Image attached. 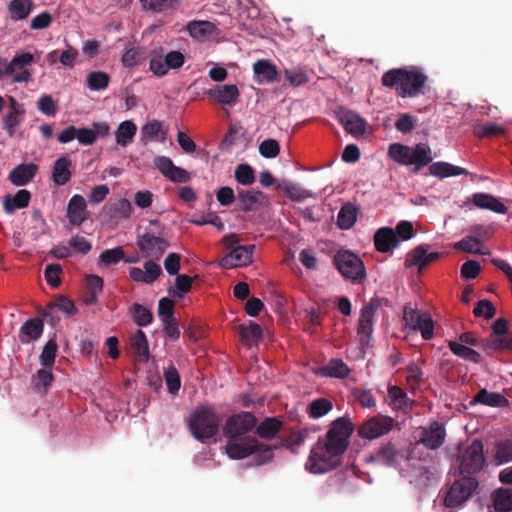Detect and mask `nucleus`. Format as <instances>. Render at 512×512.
Listing matches in <instances>:
<instances>
[{"instance_id": "nucleus-56", "label": "nucleus", "mask_w": 512, "mask_h": 512, "mask_svg": "<svg viewBox=\"0 0 512 512\" xmlns=\"http://www.w3.org/2000/svg\"><path fill=\"white\" fill-rule=\"evenodd\" d=\"M480 240L473 236H466L454 244V248L471 254H482Z\"/></svg>"}, {"instance_id": "nucleus-47", "label": "nucleus", "mask_w": 512, "mask_h": 512, "mask_svg": "<svg viewBox=\"0 0 512 512\" xmlns=\"http://www.w3.org/2000/svg\"><path fill=\"white\" fill-rule=\"evenodd\" d=\"M425 244L418 245L410 253L407 254L405 259L406 267L417 266L418 270L421 271L426 267L425 263Z\"/></svg>"}, {"instance_id": "nucleus-31", "label": "nucleus", "mask_w": 512, "mask_h": 512, "mask_svg": "<svg viewBox=\"0 0 512 512\" xmlns=\"http://www.w3.org/2000/svg\"><path fill=\"white\" fill-rule=\"evenodd\" d=\"M491 497L495 512H512V488L496 489Z\"/></svg>"}, {"instance_id": "nucleus-42", "label": "nucleus", "mask_w": 512, "mask_h": 512, "mask_svg": "<svg viewBox=\"0 0 512 512\" xmlns=\"http://www.w3.org/2000/svg\"><path fill=\"white\" fill-rule=\"evenodd\" d=\"M388 396L391 399V404L396 409L406 410L411 407V401L407 393L398 386H390L388 389Z\"/></svg>"}, {"instance_id": "nucleus-14", "label": "nucleus", "mask_w": 512, "mask_h": 512, "mask_svg": "<svg viewBox=\"0 0 512 512\" xmlns=\"http://www.w3.org/2000/svg\"><path fill=\"white\" fill-rule=\"evenodd\" d=\"M34 62L33 54L22 52L16 54L10 61L13 70L12 83H27L32 79V73L27 68Z\"/></svg>"}, {"instance_id": "nucleus-22", "label": "nucleus", "mask_w": 512, "mask_h": 512, "mask_svg": "<svg viewBox=\"0 0 512 512\" xmlns=\"http://www.w3.org/2000/svg\"><path fill=\"white\" fill-rule=\"evenodd\" d=\"M37 171L38 166L34 163L20 164L10 171L8 179L16 186H24L34 178Z\"/></svg>"}, {"instance_id": "nucleus-27", "label": "nucleus", "mask_w": 512, "mask_h": 512, "mask_svg": "<svg viewBox=\"0 0 512 512\" xmlns=\"http://www.w3.org/2000/svg\"><path fill=\"white\" fill-rule=\"evenodd\" d=\"M31 193L26 189H21L12 196L7 194L3 198V209L7 214H13L17 209L25 208L29 205Z\"/></svg>"}, {"instance_id": "nucleus-59", "label": "nucleus", "mask_w": 512, "mask_h": 512, "mask_svg": "<svg viewBox=\"0 0 512 512\" xmlns=\"http://www.w3.org/2000/svg\"><path fill=\"white\" fill-rule=\"evenodd\" d=\"M495 460L497 464L512 460V440H505L497 444Z\"/></svg>"}, {"instance_id": "nucleus-15", "label": "nucleus", "mask_w": 512, "mask_h": 512, "mask_svg": "<svg viewBox=\"0 0 512 512\" xmlns=\"http://www.w3.org/2000/svg\"><path fill=\"white\" fill-rule=\"evenodd\" d=\"M337 119L344 127L347 133L359 136L366 130V121L359 114L345 108H340L337 113Z\"/></svg>"}, {"instance_id": "nucleus-64", "label": "nucleus", "mask_w": 512, "mask_h": 512, "mask_svg": "<svg viewBox=\"0 0 512 512\" xmlns=\"http://www.w3.org/2000/svg\"><path fill=\"white\" fill-rule=\"evenodd\" d=\"M476 317H484L485 319H492L496 314V309L491 301L480 300L473 310Z\"/></svg>"}, {"instance_id": "nucleus-5", "label": "nucleus", "mask_w": 512, "mask_h": 512, "mask_svg": "<svg viewBox=\"0 0 512 512\" xmlns=\"http://www.w3.org/2000/svg\"><path fill=\"white\" fill-rule=\"evenodd\" d=\"M220 418L215 410L208 406H200L189 418V428L193 437L201 442L214 437L219 431Z\"/></svg>"}, {"instance_id": "nucleus-41", "label": "nucleus", "mask_w": 512, "mask_h": 512, "mask_svg": "<svg viewBox=\"0 0 512 512\" xmlns=\"http://www.w3.org/2000/svg\"><path fill=\"white\" fill-rule=\"evenodd\" d=\"M110 82V76L103 71H92L87 75L86 85L92 91L106 89Z\"/></svg>"}, {"instance_id": "nucleus-10", "label": "nucleus", "mask_w": 512, "mask_h": 512, "mask_svg": "<svg viewBox=\"0 0 512 512\" xmlns=\"http://www.w3.org/2000/svg\"><path fill=\"white\" fill-rule=\"evenodd\" d=\"M394 426V419L385 415H376L364 421L358 428L363 439L373 440L388 434Z\"/></svg>"}, {"instance_id": "nucleus-2", "label": "nucleus", "mask_w": 512, "mask_h": 512, "mask_svg": "<svg viewBox=\"0 0 512 512\" xmlns=\"http://www.w3.org/2000/svg\"><path fill=\"white\" fill-rule=\"evenodd\" d=\"M256 423L257 418L251 412L242 411L228 417L223 435L227 439L225 449L229 458L239 460L254 455L256 465L266 464L273 459L275 447L247 435Z\"/></svg>"}, {"instance_id": "nucleus-49", "label": "nucleus", "mask_w": 512, "mask_h": 512, "mask_svg": "<svg viewBox=\"0 0 512 512\" xmlns=\"http://www.w3.org/2000/svg\"><path fill=\"white\" fill-rule=\"evenodd\" d=\"M54 309H58L64 313H66L67 315H73L77 311L74 302L64 296L57 298L55 302L51 303L47 307V310L45 311L44 316L45 317L50 316Z\"/></svg>"}, {"instance_id": "nucleus-16", "label": "nucleus", "mask_w": 512, "mask_h": 512, "mask_svg": "<svg viewBox=\"0 0 512 512\" xmlns=\"http://www.w3.org/2000/svg\"><path fill=\"white\" fill-rule=\"evenodd\" d=\"M446 432L442 424L437 421L432 422L428 427L420 431L419 443L428 449L439 448L445 440Z\"/></svg>"}, {"instance_id": "nucleus-9", "label": "nucleus", "mask_w": 512, "mask_h": 512, "mask_svg": "<svg viewBox=\"0 0 512 512\" xmlns=\"http://www.w3.org/2000/svg\"><path fill=\"white\" fill-rule=\"evenodd\" d=\"M380 306L378 299H372L362 307L357 326V335L361 347H369L373 334L375 313Z\"/></svg>"}, {"instance_id": "nucleus-24", "label": "nucleus", "mask_w": 512, "mask_h": 512, "mask_svg": "<svg viewBox=\"0 0 512 512\" xmlns=\"http://www.w3.org/2000/svg\"><path fill=\"white\" fill-rule=\"evenodd\" d=\"M481 348L489 355L495 351H512V336L489 335L481 340Z\"/></svg>"}, {"instance_id": "nucleus-58", "label": "nucleus", "mask_w": 512, "mask_h": 512, "mask_svg": "<svg viewBox=\"0 0 512 512\" xmlns=\"http://www.w3.org/2000/svg\"><path fill=\"white\" fill-rule=\"evenodd\" d=\"M414 331H420L425 340H430L434 337V322L429 313H422V318Z\"/></svg>"}, {"instance_id": "nucleus-8", "label": "nucleus", "mask_w": 512, "mask_h": 512, "mask_svg": "<svg viewBox=\"0 0 512 512\" xmlns=\"http://www.w3.org/2000/svg\"><path fill=\"white\" fill-rule=\"evenodd\" d=\"M459 462L460 475L475 477V475L483 469L485 463L483 443L481 440L474 439L471 444L461 450Z\"/></svg>"}, {"instance_id": "nucleus-51", "label": "nucleus", "mask_w": 512, "mask_h": 512, "mask_svg": "<svg viewBox=\"0 0 512 512\" xmlns=\"http://www.w3.org/2000/svg\"><path fill=\"white\" fill-rule=\"evenodd\" d=\"M164 379L169 393L175 395L181 387V379L178 370L174 365H170L164 370Z\"/></svg>"}, {"instance_id": "nucleus-20", "label": "nucleus", "mask_w": 512, "mask_h": 512, "mask_svg": "<svg viewBox=\"0 0 512 512\" xmlns=\"http://www.w3.org/2000/svg\"><path fill=\"white\" fill-rule=\"evenodd\" d=\"M399 244L395 231L390 227H382L374 234V246L378 252L386 253L398 247Z\"/></svg>"}, {"instance_id": "nucleus-18", "label": "nucleus", "mask_w": 512, "mask_h": 512, "mask_svg": "<svg viewBox=\"0 0 512 512\" xmlns=\"http://www.w3.org/2000/svg\"><path fill=\"white\" fill-rule=\"evenodd\" d=\"M466 203H472L480 209H487L498 214L507 212V207L498 198L484 192L474 193Z\"/></svg>"}, {"instance_id": "nucleus-43", "label": "nucleus", "mask_w": 512, "mask_h": 512, "mask_svg": "<svg viewBox=\"0 0 512 512\" xmlns=\"http://www.w3.org/2000/svg\"><path fill=\"white\" fill-rule=\"evenodd\" d=\"M239 332L244 342H259L263 337L262 328L259 324L250 321L248 325H239Z\"/></svg>"}, {"instance_id": "nucleus-52", "label": "nucleus", "mask_w": 512, "mask_h": 512, "mask_svg": "<svg viewBox=\"0 0 512 512\" xmlns=\"http://www.w3.org/2000/svg\"><path fill=\"white\" fill-rule=\"evenodd\" d=\"M504 133L505 128L495 123L477 124L474 127V134L478 138L495 137Z\"/></svg>"}, {"instance_id": "nucleus-11", "label": "nucleus", "mask_w": 512, "mask_h": 512, "mask_svg": "<svg viewBox=\"0 0 512 512\" xmlns=\"http://www.w3.org/2000/svg\"><path fill=\"white\" fill-rule=\"evenodd\" d=\"M373 460L389 467H398L403 461L408 460L406 449H400L395 444L387 442L383 444L372 456Z\"/></svg>"}, {"instance_id": "nucleus-30", "label": "nucleus", "mask_w": 512, "mask_h": 512, "mask_svg": "<svg viewBox=\"0 0 512 512\" xmlns=\"http://www.w3.org/2000/svg\"><path fill=\"white\" fill-rule=\"evenodd\" d=\"M430 174L438 178L450 176L468 175L469 172L462 167L452 165L448 162H435L429 167Z\"/></svg>"}, {"instance_id": "nucleus-17", "label": "nucleus", "mask_w": 512, "mask_h": 512, "mask_svg": "<svg viewBox=\"0 0 512 512\" xmlns=\"http://www.w3.org/2000/svg\"><path fill=\"white\" fill-rule=\"evenodd\" d=\"M66 216L73 226H80L87 219V203L82 195L75 194L70 198Z\"/></svg>"}, {"instance_id": "nucleus-44", "label": "nucleus", "mask_w": 512, "mask_h": 512, "mask_svg": "<svg viewBox=\"0 0 512 512\" xmlns=\"http://www.w3.org/2000/svg\"><path fill=\"white\" fill-rule=\"evenodd\" d=\"M131 346L134 352L144 361L149 358L148 340L142 330H137L131 338Z\"/></svg>"}, {"instance_id": "nucleus-6", "label": "nucleus", "mask_w": 512, "mask_h": 512, "mask_svg": "<svg viewBox=\"0 0 512 512\" xmlns=\"http://www.w3.org/2000/svg\"><path fill=\"white\" fill-rule=\"evenodd\" d=\"M333 264L345 279L354 283H361L366 278L364 262L349 250H339L334 255Z\"/></svg>"}, {"instance_id": "nucleus-61", "label": "nucleus", "mask_w": 512, "mask_h": 512, "mask_svg": "<svg viewBox=\"0 0 512 512\" xmlns=\"http://www.w3.org/2000/svg\"><path fill=\"white\" fill-rule=\"evenodd\" d=\"M122 258H124L122 247L107 249L100 254V262L106 266L117 264Z\"/></svg>"}, {"instance_id": "nucleus-25", "label": "nucleus", "mask_w": 512, "mask_h": 512, "mask_svg": "<svg viewBox=\"0 0 512 512\" xmlns=\"http://www.w3.org/2000/svg\"><path fill=\"white\" fill-rule=\"evenodd\" d=\"M253 71L258 83H272L274 81H278L277 68L269 60H257L253 64Z\"/></svg>"}, {"instance_id": "nucleus-26", "label": "nucleus", "mask_w": 512, "mask_h": 512, "mask_svg": "<svg viewBox=\"0 0 512 512\" xmlns=\"http://www.w3.org/2000/svg\"><path fill=\"white\" fill-rule=\"evenodd\" d=\"M44 325L40 318L28 319L20 328L19 340L26 344L30 341L37 340L43 333Z\"/></svg>"}, {"instance_id": "nucleus-45", "label": "nucleus", "mask_w": 512, "mask_h": 512, "mask_svg": "<svg viewBox=\"0 0 512 512\" xmlns=\"http://www.w3.org/2000/svg\"><path fill=\"white\" fill-rule=\"evenodd\" d=\"M47 368L39 369L32 377L34 388L38 392H46L54 380L53 373Z\"/></svg>"}, {"instance_id": "nucleus-29", "label": "nucleus", "mask_w": 512, "mask_h": 512, "mask_svg": "<svg viewBox=\"0 0 512 512\" xmlns=\"http://www.w3.org/2000/svg\"><path fill=\"white\" fill-rule=\"evenodd\" d=\"M283 425V422L277 417L265 418L256 428L257 435L265 440H271L276 437Z\"/></svg>"}, {"instance_id": "nucleus-39", "label": "nucleus", "mask_w": 512, "mask_h": 512, "mask_svg": "<svg viewBox=\"0 0 512 512\" xmlns=\"http://www.w3.org/2000/svg\"><path fill=\"white\" fill-rule=\"evenodd\" d=\"M333 409L332 402L327 398H317L307 406V414L312 419H318L327 415Z\"/></svg>"}, {"instance_id": "nucleus-4", "label": "nucleus", "mask_w": 512, "mask_h": 512, "mask_svg": "<svg viewBox=\"0 0 512 512\" xmlns=\"http://www.w3.org/2000/svg\"><path fill=\"white\" fill-rule=\"evenodd\" d=\"M163 230L160 221L154 219L142 234H138L136 244L143 257L159 260L163 256L170 246L163 236Z\"/></svg>"}, {"instance_id": "nucleus-54", "label": "nucleus", "mask_w": 512, "mask_h": 512, "mask_svg": "<svg viewBox=\"0 0 512 512\" xmlns=\"http://www.w3.org/2000/svg\"><path fill=\"white\" fill-rule=\"evenodd\" d=\"M235 179L241 185H251L255 182V171L248 164H239L235 170Z\"/></svg>"}, {"instance_id": "nucleus-13", "label": "nucleus", "mask_w": 512, "mask_h": 512, "mask_svg": "<svg viewBox=\"0 0 512 512\" xmlns=\"http://www.w3.org/2000/svg\"><path fill=\"white\" fill-rule=\"evenodd\" d=\"M267 204V197L260 190L237 191V210L242 212H252L264 207Z\"/></svg>"}, {"instance_id": "nucleus-34", "label": "nucleus", "mask_w": 512, "mask_h": 512, "mask_svg": "<svg viewBox=\"0 0 512 512\" xmlns=\"http://www.w3.org/2000/svg\"><path fill=\"white\" fill-rule=\"evenodd\" d=\"M448 347L453 354L464 360L473 362L475 364H479L482 362V356L480 355L479 352L457 341L450 340L448 342Z\"/></svg>"}, {"instance_id": "nucleus-48", "label": "nucleus", "mask_w": 512, "mask_h": 512, "mask_svg": "<svg viewBox=\"0 0 512 512\" xmlns=\"http://www.w3.org/2000/svg\"><path fill=\"white\" fill-rule=\"evenodd\" d=\"M25 111H9L3 118V127L7 131L9 137H14L16 128L24 120Z\"/></svg>"}, {"instance_id": "nucleus-63", "label": "nucleus", "mask_w": 512, "mask_h": 512, "mask_svg": "<svg viewBox=\"0 0 512 512\" xmlns=\"http://www.w3.org/2000/svg\"><path fill=\"white\" fill-rule=\"evenodd\" d=\"M37 108L46 116H55L57 113V104L48 94H44L38 99Z\"/></svg>"}, {"instance_id": "nucleus-55", "label": "nucleus", "mask_w": 512, "mask_h": 512, "mask_svg": "<svg viewBox=\"0 0 512 512\" xmlns=\"http://www.w3.org/2000/svg\"><path fill=\"white\" fill-rule=\"evenodd\" d=\"M410 153V146L393 143L389 146L388 154L396 162L402 165H407L408 156Z\"/></svg>"}, {"instance_id": "nucleus-36", "label": "nucleus", "mask_w": 512, "mask_h": 512, "mask_svg": "<svg viewBox=\"0 0 512 512\" xmlns=\"http://www.w3.org/2000/svg\"><path fill=\"white\" fill-rule=\"evenodd\" d=\"M137 132V126L130 120L123 121L119 124L116 132V143L121 147H126L133 141Z\"/></svg>"}, {"instance_id": "nucleus-1", "label": "nucleus", "mask_w": 512, "mask_h": 512, "mask_svg": "<svg viewBox=\"0 0 512 512\" xmlns=\"http://www.w3.org/2000/svg\"><path fill=\"white\" fill-rule=\"evenodd\" d=\"M353 431V423L348 418L339 417L332 421L327 432L319 436L313 445L305 464L306 470L313 474H324L339 467Z\"/></svg>"}, {"instance_id": "nucleus-37", "label": "nucleus", "mask_w": 512, "mask_h": 512, "mask_svg": "<svg viewBox=\"0 0 512 512\" xmlns=\"http://www.w3.org/2000/svg\"><path fill=\"white\" fill-rule=\"evenodd\" d=\"M321 372L324 376L345 379L348 377L350 369L342 359H331L321 368Z\"/></svg>"}, {"instance_id": "nucleus-53", "label": "nucleus", "mask_w": 512, "mask_h": 512, "mask_svg": "<svg viewBox=\"0 0 512 512\" xmlns=\"http://www.w3.org/2000/svg\"><path fill=\"white\" fill-rule=\"evenodd\" d=\"M285 79L291 86L297 87L305 85L309 81L307 72L300 67L293 69H286L284 71Z\"/></svg>"}, {"instance_id": "nucleus-23", "label": "nucleus", "mask_w": 512, "mask_h": 512, "mask_svg": "<svg viewBox=\"0 0 512 512\" xmlns=\"http://www.w3.org/2000/svg\"><path fill=\"white\" fill-rule=\"evenodd\" d=\"M432 161L431 149L425 143H419L414 147H410L407 165H415L414 172Z\"/></svg>"}, {"instance_id": "nucleus-62", "label": "nucleus", "mask_w": 512, "mask_h": 512, "mask_svg": "<svg viewBox=\"0 0 512 512\" xmlns=\"http://www.w3.org/2000/svg\"><path fill=\"white\" fill-rule=\"evenodd\" d=\"M193 278L186 274H180L175 278L176 291L173 293L175 297L182 298L192 288Z\"/></svg>"}, {"instance_id": "nucleus-3", "label": "nucleus", "mask_w": 512, "mask_h": 512, "mask_svg": "<svg viewBox=\"0 0 512 512\" xmlns=\"http://www.w3.org/2000/svg\"><path fill=\"white\" fill-rule=\"evenodd\" d=\"M427 81V75L418 67L391 69L381 79L383 86L394 88L402 98L424 95L428 90Z\"/></svg>"}, {"instance_id": "nucleus-33", "label": "nucleus", "mask_w": 512, "mask_h": 512, "mask_svg": "<svg viewBox=\"0 0 512 512\" xmlns=\"http://www.w3.org/2000/svg\"><path fill=\"white\" fill-rule=\"evenodd\" d=\"M473 402L490 407H503L508 403L507 399L501 393L490 392L487 389L479 390L474 396Z\"/></svg>"}, {"instance_id": "nucleus-28", "label": "nucleus", "mask_w": 512, "mask_h": 512, "mask_svg": "<svg viewBox=\"0 0 512 512\" xmlns=\"http://www.w3.org/2000/svg\"><path fill=\"white\" fill-rule=\"evenodd\" d=\"M104 210L111 219L119 221L122 219H128L133 208L128 199L122 198L112 204L106 205Z\"/></svg>"}, {"instance_id": "nucleus-38", "label": "nucleus", "mask_w": 512, "mask_h": 512, "mask_svg": "<svg viewBox=\"0 0 512 512\" xmlns=\"http://www.w3.org/2000/svg\"><path fill=\"white\" fill-rule=\"evenodd\" d=\"M357 212V208L353 204L343 205L337 215L338 227L343 230L350 229L357 220Z\"/></svg>"}, {"instance_id": "nucleus-19", "label": "nucleus", "mask_w": 512, "mask_h": 512, "mask_svg": "<svg viewBox=\"0 0 512 512\" xmlns=\"http://www.w3.org/2000/svg\"><path fill=\"white\" fill-rule=\"evenodd\" d=\"M207 95L223 105H233L238 97L239 90L234 84L216 85L209 89Z\"/></svg>"}, {"instance_id": "nucleus-46", "label": "nucleus", "mask_w": 512, "mask_h": 512, "mask_svg": "<svg viewBox=\"0 0 512 512\" xmlns=\"http://www.w3.org/2000/svg\"><path fill=\"white\" fill-rule=\"evenodd\" d=\"M214 25L209 21H191L187 25V30L191 37L202 39L212 33Z\"/></svg>"}, {"instance_id": "nucleus-60", "label": "nucleus", "mask_w": 512, "mask_h": 512, "mask_svg": "<svg viewBox=\"0 0 512 512\" xmlns=\"http://www.w3.org/2000/svg\"><path fill=\"white\" fill-rule=\"evenodd\" d=\"M61 273L62 267L60 264H48L44 270L45 280L51 287L57 288L61 283Z\"/></svg>"}, {"instance_id": "nucleus-7", "label": "nucleus", "mask_w": 512, "mask_h": 512, "mask_svg": "<svg viewBox=\"0 0 512 512\" xmlns=\"http://www.w3.org/2000/svg\"><path fill=\"white\" fill-rule=\"evenodd\" d=\"M479 482L476 477L461 475L456 479L444 498V505L448 508H458L465 503L478 488Z\"/></svg>"}, {"instance_id": "nucleus-35", "label": "nucleus", "mask_w": 512, "mask_h": 512, "mask_svg": "<svg viewBox=\"0 0 512 512\" xmlns=\"http://www.w3.org/2000/svg\"><path fill=\"white\" fill-rule=\"evenodd\" d=\"M34 7L32 0H11L8 10L12 20H24L31 13Z\"/></svg>"}, {"instance_id": "nucleus-50", "label": "nucleus", "mask_w": 512, "mask_h": 512, "mask_svg": "<svg viewBox=\"0 0 512 512\" xmlns=\"http://www.w3.org/2000/svg\"><path fill=\"white\" fill-rule=\"evenodd\" d=\"M58 350V345L55 339H50L43 347L39 360L43 367H52L55 363V358Z\"/></svg>"}, {"instance_id": "nucleus-40", "label": "nucleus", "mask_w": 512, "mask_h": 512, "mask_svg": "<svg viewBox=\"0 0 512 512\" xmlns=\"http://www.w3.org/2000/svg\"><path fill=\"white\" fill-rule=\"evenodd\" d=\"M129 314L139 327H145L153 321L152 312L139 303H133L129 307Z\"/></svg>"}, {"instance_id": "nucleus-21", "label": "nucleus", "mask_w": 512, "mask_h": 512, "mask_svg": "<svg viewBox=\"0 0 512 512\" xmlns=\"http://www.w3.org/2000/svg\"><path fill=\"white\" fill-rule=\"evenodd\" d=\"M51 177L56 186L66 185L72 177V161L67 156L58 158L53 164Z\"/></svg>"}, {"instance_id": "nucleus-12", "label": "nucleus", "mask_w": 512, "mask_h": 512, "mask_svg": "<svg viewBox=\"0 0 512 512\" xmlns=\"http://www.w3.org/2000/svg\"><path fill=\"white\" fill-rule=\"evenodd\" d=\"M255 245H238L234 247L220 260V266L225 269H231L238 266H247L253 261V252Z\"/></svg>"}, {"instance_id": "nucleus-32", "label": "nucleus", "mask_w": 512, "mask_h": 512, "mask_svg": "<svg viewBox=\"0 0 512 512\" xmlns=\"http://www.w3.org/2000/svg\"><path fill=\"white\" fill-rule=\"evenodd\" d=\"M166 133L162 129V123L156 119L147 122L141 127V141L146 144L147 141H163Z\"/></svg>"}, {"instance_id": "nucleus-57", "label": "nucleus", "mask_w": 512, "mask_h": 512, "mask_svg": "<svg viewBox=\"0 0 512 512\" xmlns=\"http://www.w3.org/2000/svg\"><path fill=\"white\" fill-rule=\"evenodd\" d=\"M145 8L155 12H163L169 9H175L180 0H140Z\"/></svg>"}]
</instances>
